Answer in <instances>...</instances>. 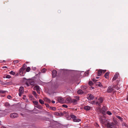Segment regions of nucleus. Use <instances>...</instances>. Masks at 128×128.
<instances>
[{
  "label": "nucleus",
  "instance_id": "12",
  "mask_svg": "<svg viewBox=\"0 0 128 128\" xmlns=\"http://www.w3.org/2000/svg\"><path fill=\"white\" fill-rule=\"evenodd\" d=\"M34 89L36 90L37 92L38 93L40 94V90L39 86H36L34 87Z\"/></svg>",
  "mask_w": 128,
  "mask_h": 128
},
{
  "label": "nucleus",
  "instance_id": "32",
  "mask_svg": "<svg viewBox=\"0 0 128 128\" xmlns=\"http://www.w3.org/2000/svg\"><path fill=\"white\" fill-rule=\"evenodd\" d=\"M116 117L117 118L119 119L120 120L122 121V118H121L120 116H116Z\"/></svg>",
  "mask_w": 128,
  "mask_h": 128
},
{
  "label": "nucleus",
  "instance_id": "58",
  "mask_svg": "<svg viewBox=\"0 0 128 128\" xmlns=\"http://www.w3.org/2000/svg\"><path fill=\"white\" fill-rule=\"evenodd\" d=\"M109 128H112V127H110Z\"/></svg>",
  "mask_w": 128,
  "mask_h": 128
},
{
  "label": "nucleus",
  "instance_id": "40",
  "mask_svg": "<svg viewBox=\"0 0 128 128\" xmlns=\"http://www.w3.org/2000/svg\"><path fill=\"white\" fill-rule=\"evenodd\" d=\"M6 92L5 91H2V90H0V93H5Z\"/></svg>",
  "mask_w": 128,
  "mask_h": 128
},
{
  "label": "nucleus",
  "instance_id": "28",
  "mask_svg": "<svg viewBox=\"0 0 128 128\" xmlns=\"http://www.w3.org/2000/svg\"><path fill=\"white\" fill-rule=\"evenodd\" d=\"M81 88L82 90H85L87 88V87L86 86H82Z\"/></svg>",
  "mask_w": 128,
  "mask_h": 128
},
{
  "label": "nucleus",
  "instance_id": "9",
  "mask_svg": "<svg viewBox=\"0 0 128 128\" xmlns=\"http://www.w3.org/2000/svg\"><path fill=\"white\" fill-rule=\"evenodd\" d=\"M25 70H23L21 69H20L19 70V74L20 76H24L25 74Z\"/></svg>",
  "mask_w": 128,
  "mask_h": 128
},
{
  "label": "nucleus",
  "instance_id": "53",
  "mask_svg": "<svg viewBox=\"0 0 128 128\" xmlns=\"http://www.w3.org/2000/svg\"><path fill=\"white\" fill-rule=\"evenodd\" d=\"M1 128H6L4 127H2Z\"/></svg>",
  "mask_w": 128,
  "mask_h": 128
},
{
  "label": "nucleus",
  "instance_id": "54",
  "mask_svg": "<svg viewBox=\"0 0 128 128\" xmlns=\"http://www.w3.org/2000/svg\"><path fill=\"white\" fill-rule=\"evenodd\" d=\"M91 88H92V89H93L94 88V87L92 86L91 87Z\"/></svg>",
  "mask_w": 128,
  "mask_h": 128
},
{
  "label": "nucleus",
  "instance_id": "29",
  "mask_svg": "<svg viewBox=\"0 0 128 128\" xmlns=\"http://www.w3.org/2000/svg\"><path fill=\"white\" fill-rule=\"evenodd\" d=\"M30 70V68L29 67H27L26 68V71L27 72H29Z\"/></svg>",
  "mask_w": 128,
  "mask_h": 128
},
{
  "label": "nucleus",
  "instance_id": "39",
  "mask_svg": "<svg viewBox=\"0 0 128 128\" xmlns=\"http://www.w3.org/2000/svg\"><path fill=\"white\" fill-rule=\"evenodd\" d=\"M18 62H19V61L18 60H14V64L18 63Z\"/></svg>",
  "mask_w": 128,
  "mask_h": 128
},
{
  "label": "nucleus",
  "instance_id": "18",
  "mask_svg": "<svg viewBox=\"0 0 128 128\" xmlns=\"http://www.w3.org/2000/svg\"><path fill=\"white\" fill-rule=\"evenodd\" d=\"M72 100L70 98H68L66 99V100L68 102L71 103L72 102Z\"/></svg>",
  "mask_w": 128,
  "mask_h": 128
},
{
  "label": "nucleus",
  "instance_id": "50",
  "mask_svg": "<svg viewBox=\"0 0 128 128\" xmlns=\"http://www.w3.org/2000/svg\"><path fill=\"white\" fill-rule=\"evenodd\" d=\"M2 68H7V67L6 66H3L2 67Z\"/></svg>",
  "mask_w": 128,
  "mask_h": 128
},
{
  "label": "nucleus",
  "instance_id": "34",
  "mask_svg": "<svg viewBox=\"0 0 128 128\" xmlns=\"http://www.w3.org/2000/svg\"><path fill=\"white\" fill-rule=\"evenodd\" d=\"M10 74L13 75H14L15 74V73L12 71H11L10 72Z\"/></svg>",
  "mask_w": 128,
  "mask_h": 128
},
{
  "label": "nucleus",
  "instance_id": "11",
  "mask_svg": "<svg viewBox=\"0 0 128 128\" xmlns=\"http://www.w3.org/2000/svg\"><path fill=\"white\" fill-rule=\"evenodd\" d=\"M119 74L118 73H116L114 75L112 78V80H116L119 76Z\"/></svg>",
  "mask_w": 128,
  "mask_h": 128
},
{
  "label": "nucleus",
  "instance_id": "24",
  "mask_svg": "<svg viewBox=\"0 0 128 128\" xmlns=\"http://www.w3.org/2000/svg\"><path fill=\"white\" fill-rule=\"evenodd\" d=\"M110 72H106L104 75V77L106 78H107L108 77V76Z\"/></svg>",
  "mask_w": 128,
  "mask_h": 128
},
{
  "label": "nucleus",
  "instance_id": "26",
  "mask_svg": "<svg viewBox=\"0 0 128 128\" xmlns=\"http://www.w3.org/2000/svg\"><path fill=\"white\" fill-rule=\"evenodd\" d=\"M35 107L38 108L40 109H42V107L40 105H38V104Z\"/></svg>",
  "mask_w": 128,
  "mask_h": 128
},
{
  "label": "nucleus",
  "instance_id": "35",
  "mask_svg": "<svg viewBox=\"0 0 128 128\" xmlns=\"http://www.w3.org/2000/svg\"><path fill=\"white\" fill-rule=\"evenodd\" d=\"M6 78H11V76L10 75H6Z\"/></svg>",
  "mask_w": 128,
  "mask_h": 128
},
{
  "label": "nucleus",
  "instance_id": "14",
  "mask_svg": "<svg viewBox=\"0 0 128 128\" xmlns=\"http://www.w3.org/2000/svg\"><path fill=\"white\" fill-rule=\"evenodd\" d=\"M115 125L114 124L112 123H108L107 124V127H110L111 126H113Z\"/></svg>",
  "mask_w": 128,
  "mask_h": 128
},
{
  "label": "nucleus",
  "instance_id": "1",
  "mask_svg": "<svg viewBox=\"0 0 128 128\" xmlns=\"http://www.w3.org/2000/svg\"><path fill=\"white\" fill-rule=\"evenodd\" d=\"M98 110L100 113H101L103 114H105L106 109L105 106H103L102 109L100 108H99Z\"/></svg>",
  "mask_w": 128,
  "mask_h": 128
},
{
  "label": "nucleus",
  "instance_id": "55",
  "mask_svg": "<svg viewBox=\"0 0 128 128\" xmlns=\"http://www.w3.org/2000/svg\"><path fill=\"white\" fill-rule=\"evenodd\" d=\"M25 97V96H24V97H23V99H24V97Z\"/></svg>",
  "mask_w": 128,
  "mask_h": 128
},
{
  "label": "nucleus",
  "instance_id": "31",
  "mask_svg": "<svg viewBox=\"0 0 128 128\" xmlns=\"http://www.w3.org/2000/svg\"><path fill=\"white\" fill-rule=\"evenodd\" d=\"M56 113L58 114V115L59 116H63V113H62V112H60V113L56 112Z\"/></svg>",
  "mask_w": 128,
  "mask_h": 128
},
{
  "label": "nucleus",
  "instance_id": "38",
  "mask_svg": "<svg viewBox=\"0 0 128 128\" xmlns=\"http://www.w3.org/2000/svg\"><path fill=\"white\" fill-rule=\"evenodd\" d=\"M46 69L44 68V69H42V72L44 73V72H45L46 71Z\"/></svg>",
  "mask_w": 128,
  "mask_h": 128
},
{
  "label": "nucleus",
  "instance_id": "10",
  "mask_svg": "<svg viewBox=\"0 0 128 128\" xmlns=\"http://www.w3.org/2000/svg\"><path fill=\"white\" fill-rule=\"evenodd\" d=\"M57 72L56 70H53L52 72V77H55L56 76Z\"/></svg>",
  "mask_w": 128,
  "mask_h": 128
},
{
  "label": "nucleus",
  "instance_id": "21",
  "mask_svg": "<svg viewBox=\"0 0 128 128\" xmlns=\"http://www.w3.org/2000/svg\"><path fill=\"white\" fill-rule=\"evenodd\" d=\"M96 86H99L100 87H103L101 83L100 82H96Z\"/></svg>",
  "mask_w": 128,
  "mask_h": 128
},
{
  "label": "nucleus",
  "instance_id": "2",
  "mask_svg": "<svg viewBox=\"0 0 128 128\" xmlns=\"http://www.w3.org/2000/svg\"><path fill=\"white\" fill-rule=\"evenodd\" d=\"M26 84L28 86H29L30 85L33 86L34 84V83L33 80H28L26 82Z\"/></svg>",
  "mask_w": 128,
  "mask_h": 128
},
{
  "label": "nucleus",
  "instance_id": "46",
  "mask_svg": "<svg viewBox=\"0 0 128 128\" xmlns=\"http://www.w3.org/2000/svg\"><path fill=\"white\" fill-rule=\"evenodd\" d=\"M71 118V116H68V118H67V119L68 120H69Z\"/></svg>",
  "mask_w": 128,
  "mask_h": 128
},
{
  "label": "nucleus",
  "instance_id": "23",
  "mask_svg": "<svg viewBox=\"0 0 128 128\" xmlns=\"http://www.w3.org/2000/svg\"><path fill=\"white\" fill-rule=\"evenodd\" d=\"M10 106L8 102H6L4 104V106L6 107H9Z\"/></svg>",
  "mask_w": 128,
  "mask_h": 128
},
{
  "label": "nucleus",
  "instance_id": "15",
  "mask_svg": "<svg viewBox=\"0 0 128 128\" xmlns=\"http://www.w3.org/2000/svg\"><path fill=\"white\" fill-rule=\"evenodd\" d=\"M94 98V96L91 94H88V98L89 100H93Z\"/></svg>",
  "mask_w": 128,
  "mask_h": 128
},
{
  "label": "nucleus",
  "instance_id": "41",
  "mask_svg": "<svg viewBox=\"0 0 128 128\" xmlns=\"http://www.w3.org/2000/svg\"><path fill=\"white\" fill-rule=\"evenodd\" d=\"M75 98L76 99L77 101L79 100V97L78 96H75Z\"/></svg>",
  "mask_w": 128,
  "mask_h": 128
},
{
  "label": "nucleus",
  "instance_id": "47",
  "mask_svg": "<svg viewBox=\"0 0 128 128\" xmlns=\"http://www.w3.org/2000/svg\"><path fill=\"white\" fill-rule=\"evenodd\" d=\"M45 105H46V107H49V105L48 104H45Z\"/></svg>",
  "mask_w": 128,
  "mask_h": 128
},
{
  "label": "nucleus",
  "instance_id": "6",
  "mask_svg": "<svg viewBox=\"0 0 128 128\" xmlns=\"http://www.w3.org/2000/svg\"><path fill=\"white\" fill-rule=\"evenodd\" d=\"M106 71V70H102L100 69L98 70V76H101L102 73H104Z\"/></svg>",
  "mask_w": 128,
  "mask_h": 128
},
{
  "label": "nucleus",
  "instance_id": "5",
  "mask_svg": "<svg viewBox=\"0 0 128 128\" xmlns=\"http://www.w3.org/2000/svg\"><path fill=\"white\" fill-rule=\"evenodd\" d=\"M71 118L73 119V121L74 122H78L80 120L79 119L76 118V116L73 114L71 115Z\"/></svg>",
  "mask_w": 128,
  "mask_h": 128
},
{
  "label": "nucleus",
  "instance_id": "22",
  "mask_svg": "<svg viewBox=\"0 0 128 128\" xmlns=\"http://www.w3.org/2000/svg\"><path fill=\"white\" fill-rule=\"evenodd\" d=\"M77 93L78 94H82L84 93L81 90H79L77 91Z\"/></svg>",
  "mask_w": 128,
  "mask_h": 128
},
{
  "label": "nucleus",
  "instance_id": "27",
  "mask_svg": "<svg viewBox=\"0 0 128 128\" xmlns=\"http://www.w3.org/2000/svg\"><path fill=\"white\" fill-rule=\"evenodd\" d=\"M32 94L36 98H37V94L36 92L35 91H33L32 92Z\"/></svg>",
  "mask_w": 128,
  "mask_h": 128
},
{
  "label": "nucleus",
  "instance_id": "51",
  "mask_svg": "<svg viewBox=\"0 0 128 128\" xmlns=\"http://www.w3.org/2000/svg\"><path fill=\"white\" fill-rule=\"evenodd\" d=\"M125 123H124V124H123V126H126L125 125Z\"/></svg>",
  "mask_w": 128,
  "mask_h": 128
},
{
  "label": "nucleus",
  "instance_id": "20",
  "mask_svg": "<svg viewBox=\"0 0 128 128\" xmlns=\"http://www.w3.org/2000/svg\"><path fill=\"white\" fill-rule=\"evenodd\" d=\"M27 66L26 64H24L22 67L20 69H21L23 70H25L26 68V67Z\"/></svg>",
  "mask_w": 128,
  "mask_h": 128
},
{
  "label": "nucleus",
  "instance_id": "25",
  "mask_svg": "<svg viewBox=\"0 0 128 128\" xmlns=\"http://www.w3.org/2000/svg\"><path fill=\"white\" fill-rule=\"evenodd\" d=\"M77 100L76 99H73L72 100L71 102H72L74 103V104H76L77 102Z\"/></svg>",
  "mask_w": 128,
  "mask_h": 128
},
{
  "label": "nucleus",
  "instance_id": "52",
  "mask_svg": "<svg viewBox=\"0 0 128 128\" xmlns=\"http://www.w3.org/2000/svg\"><path fill=\"white\" fill-rule=\"evenodd\" d=\"M86 73H87V74H88L89 73L88 72H86Z\"/></svg>",
  "mask_w": 128,
  "mask_h": 128
},
{
  "label": "nucleus",
  "instance_id": "44",
  "mask_svg": "<svg viewBox=\"0 0 128 128\" xmlns=\"http://www.w3.org/2000/svg\"><path fill=\"white\" fill-rule=\"evenodd\" d=\"M52 109L53 110H56V108L55 107H52Z\"/></svg>",
  "mask_w": 128,
  "mask_h": 128
},
{
  "label": "nucleus",
  "instance_id": "3",
  "mask_svg": "<svg viewBox=\"0 0 128 128\" xmlns=\"http://www.w3.org/2000/svg\"><path fill=\"white\" fill-rule=\"evenodd\" d=\"M103 100V98L102 97H100L96 102V104L100 106V104L102 103Z\"/></svg>",
  "mask_w": 128,
  "mask_h": 128
},
{
  "label": "nucleus",
  "instance_id": "33",
  "mask_svg": "<svg viewBox=\"0 0 128 128\" xmlns=\"http://www.w3.org/2000/svg\"><path fill=\"white\" fill-rule=\"evenodd\" d=\"M88 84L90 86H92L93 85V83L92 81H90L88 82Z\"/></svg>",
  "mask_w": 128,
  "mask_h": 128
},
{
  "label": "nucleus",
  "instance_id": "59",
  "mask_svg": "<svg viewBox=\"0 0 128 128\" xmlns=\"http://www.w3.org/2000/svg\"><path fill=\"white\" fill-rule=\"evenodd\" d=\"M16 74L17 75H16V76H17L18 74Z\"/></svg>",
  "mask_w": 128,
  "mask_h": 128
},
{
  "label": "nucleus",
  "instance_id": "60",
  "mask_svg": "<svg viewBox=\"0 0 128 128\" xmlns=\"http://www.w3.org/2000/svg\"><path fill=\"white\" fill-rule=\"evenodd\" d=\"M94 101L93 102V103H94Z\"/></svg>",
  "mask_w": 128,
  "mask_h": 128
},
{
  "label": "nucleus",
  "instance_id": "61",
  "mask_svg": "<svg viewBox=\"0 0 128 128\" xmlns=\"http://www.w3.org/2000/svg\"><path fill=\"white\" fill-rule=\"evenodd\" d=\"M34 109L35 110H36V108H35V109Z\"/></svg>",
  "mask_w": 128,
  "mask_h": 128
},
{
  "label": "nucleus",
  "instance_id": "30",
  "mask_svg": "<svg viewBox=\"0 0 128 128\" xmlns=\"http://www.w3.org/2000/svg\"><path fill=\"white\" fill-rule=\"evenodd\" d=\"M39 102L42 104H44V102L42 100H39Z\"/></svg>",
  "mask_w": 128,
  "mask_h": 128
},
{
  "label": "nucleus",
  "instance_id": "17",
  "mask_svg": "<svg viewBox=\"0 0 128 128\" xmlns=\"http://www.w3.org/2000/svg\"><path fill=\"white\" fill-rule=\"evenodd\" d=\"M90 107L88 106H85L84 108L86 111H88L90 109Z\"/></svg>",
  "mask_w": 128,
  "mask_h": 128
},
{
  "label": "nucleus",
  "instance_id": "8",
  "mask_svg": "<svg viewBox=\"0 0 128 128\" xmlns=\"http://www.w3.org/2000/svg\"><path fill=\"white\" fill-rule=\"evenodd\" d=\"M58 101L59 102L62 103H64L65 102L64 99L61 97H59L58 98Z\"/></svg>",
  "mask_w": 128,
  "mask_h": 128
},
{
  "label": "nucleus",
  "instance_id": "19",
  "mask_svg": "<svg viewBox=\"0 0 128 128\" xmlns=\"http://www.w3.org/2000/svg\"><path fill=\"white\" fill-rule=\"evenodd\" d=\"M44 100L45 101H46L50 103V102L51 100L47 98H45Z\"/></svg>",
  "mask_w": 128,
  "mask_h": 128
},
{
  "label": "nucleus",
  "instance_id": "45",
  "mask_svg": "<svg viewBox=\"0 0 128 128\" xmlns=\"http://www.w3.org/2000/svg\"><path fill=\"white\" fill-rule=\"evenodd\" d=\"M8 98L10 99L11 98V97L10 95H8Z\"/></svg>",
  "mask_w": 128,
  "mask_h": 128
},
{
  "label": "nucleus",
  "instance_id": "4",
  "mask_svg": "<svg viewBox=\"0 0 128 128\" xmlns=\"http://www.w3.org/2000/svg\"><path fill=\"white\" fill-rule=\"evenodd\" d=\"M18 95L20 96V97L22 94H24V88L23 86H21L20 87L19 90Z\"/></svg>",
  "mask_w": 128,
  "mask_h": 128
},
{
  "label": "nucleus",
  "instance_id": "56",
  "mask_svg": "<svg viewBox=\"0 0 128 128\" xmlns=\"http://www.w3.org/2000/svg\"><path fill=\"white\" fill-rule=\"evenodd\" d=\"M56 114L57 116H58V114H56Z\"/></svg>",
  "mask_w": 128,
  "mask_h": 128
},
{
  "label": "nucleus",
  "instance_id": "49",
  "mask_svg": "<svg viewBox=\"0 0 128 128\" xmlns=\"http://www.w3.org/2000/svg\"><path fill=\"white\" fill-rule=\"evenodd\" d=\"M52 102L53 104H54L55 103V102L54 100H52Z\"/></svg>",
  "mask_w": 128,
  "mask_h": 128
},
{
  "label": "nucleus",
  "instance_id": "13",
  "mask_svg": "<svg viewBox=\"0 0 128 128\" xmlns=\"http://www.w3.org/2000/svg\"><path fill=\"white\" fill-rule=\"evenodd\" d=\"M114 90L113 88H112L110 86H109L108 87L107 90V92H108L110 93L111 92Z\"/></svg>",
  "mask_w": 128,
  "mask_h": 128
},
{
  "label": "nucleus",
  "instance_id": "16",
  "mask_svg": "<svg viewBox=\"0 0 128 128\" xmlns=\"http://www.w3.org/2000/svg\"><path fill=\"white\" fill-rule=\"evenodd\" d=\"M112 88H116L117 90H119L120 89V88L118 86V84L113 85L112 86Z\"/></svg>",
  "mask_w": 128,
  "mask_h": 128
},
{
  "label": "nucleus",
  "instance_id": "57",
  "mask_svg": "<svg viewBox=\"0 0 128 128\" xmlns=\"http://www.w3.org/2000/svg\"><path fill=\"white\" fill-rule=\"evenodd\" d=\"M96 78H99V77H96Z\"/></svg>",
  "mask_w": 128,
  "mask_h": 128
},
{
  "label": "nucleus",
  "instance_id": "7",
  "mask_svg": "<svg viewBox=\"0 0 128 128\" xmlns=\"http://www.w3.org/2000/svg\"><path fill=\"white\" fill-rule=\"evenodd\" d=\"M10 116L12 118H17L18 116V115L16 113H13L11 114Z\"/></svg>",
  "mask_w": 128,
  "mask_h": 128
},
{
  "label": "nucleus",
  "instance_id": "42",
  "mask_svg": "<svg viewBox=\"0 0 128 128\" xmlns=\"http://www.w3.org/2000/svg\"><path fill=\"white\" fill-rule=\"evenodd\" d=\"M62 106L64 108H67L68 107V106H67L66 105H65V104L63 105H62Z\"/></svg>",
  "mask_w": 128,
  "mask_h": 128
},
{
  "label": "nucleus",
  "instance_id": "43",
  "mask_svg": "<svg viewBox=\"0 0 128 128\" xmlns=\"http://www.w3.org/2000/svg\"><path fill=\"white\" fill-rule=\"evenodd\" d=\"M92 80L94 82H95L97 81V80H96L95 79H93Z\"/></svg>",
  "mask_w": 128,
  "mask_h": 128
},
{
  "label": "nucleus",
  "instance_id": "36",
  "mask_svg": "<svg viewBox=\"0 0 128 128\" xmlns=\"http://www.w3.org/2000/svg\"><path fill=\"white\" fill-rule=\"evenodd\" d=\"M33 102L34 104H35L36 105H37L38 103V102L36 101H34Z\"/></svg>",
  "mask_w": 128,
  "mask_h": 128
},
{
  "label": "nucleus",
  "instance_id": "37",
  "mask_svg": "<svg viewBox=\"0 0 128 128\" xmlns=\"http://www.w3.org/2000/svg\"><path fill=\"white\" fill-rule=\"evenodd\" d=\"M106 113L109 115H111L112 114V113L110 111H107L106 112Z\"/></svg>",
  "mask_w": 128,
  "mask_h": 128
},
{
  "label": "nucleus",
  "instance_id": "48",
  "mask_svg": "<svg viewBox=\"0 0 128 128\" xmlns=\"http://www.w3.org/2000/svg\"><path fill=\"white\" fill-rule=\"evenodd\" d=\"M62 113H63V115H64V114H66V112H65V111H64L63 112H62Z\"/></svg>",
  "mask_w": 128,
  "mask_h": 128
}]
</instances>
